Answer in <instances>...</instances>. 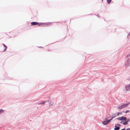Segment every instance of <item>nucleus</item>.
Listing matches in <instances>:
<instances>
[{
  "label": "nucleus",
  "instance_id": "obj_1",
  "mask_svg": "<svg viewBox=\"0 0 130 130\" xmlns=\"http://www.w3.org/2000/svg\"><path fill=\"white\" fill-rule=\"evenodd\" d=\"M128 105L127 104H123L122 105L118 107L117 108L118 109H122L127 107Z\"/></svg>",
  "mask_w": 130,
  "mask_h": 130
},
{
  "label": "nucleus",
  "instance_id": "obj_2",
  "mask_svg": "<svg viewBox=\"0 0 130 130\" xmlns=\"http://www.w3.org/2000/svg\"><path fill=\"white\" fill-rule=\"evenodd\" d=\"M130 63V59H127L125 61V64H124L125 66V67H128Z\"/></svg>",
  "mask_w": 130,
  "mask_h": 130
},
{
  "label": "nucleus",
  "instance_id": "obj_3",
  "mask_svg": "<svg viewBox=\"0 0 130 130\" xmlns=\"http://www.w3.org/2000/svg\"><path fill=\"white\" fill-rule=\"evenodd\" d=\"M52 23L51 22H48L46 23H41V26H50L52 25Z\"/></svg>",
  "mask_w": 130,
  "mask_h": 130
},
{
  "label": "nucleus",
  "instance_id": "obj_4",
  "mask_svg": "<svg viewBox=\"0 0 130 130\" xmlns=\"http://www.w3.org/2000/svg\"><path fill=\"white\" fill-rule=\"evenodd\" d=\"M31 24L32 25H38L39 26H41V23H39L37 22H33L31 23Z\"/></svg>",
  "mask_w": 130,
  "mask_h": 130
},
{
  "label": "nucleus",
  "instance_id": "obj_5",
  "mask_svg": "<svg viewBox=\"0 0 130 130\" xmlns=\"http://www.w3.org/2000/svg\"><path fill=\"white\" fill-rule=\"evenodd\" d=\"M117 119L118 120H120V121L124 120L125 121L126 120V118L125 117H124L123 116L122 117H119L117 118Z\"/></svg>",
  "mask_w": 130,
  "mask_h": 130
},
{
  "label": "nucleus",
  "instance_id": "obj_6",
  "mask_svg": "<svg viewBox=\"0 0 130 130\" xmlns=\"http://www.w3.org/2000/svg\"><path fill=\"white\" fill-rule=\"evenodd\" d=\"M125 88L126 91H128L130 90V84L126 86Z\"/></svg>",
  "mask_w": 130,
  "mask_h": 130
},
{
  "label": "nucleus",
  "instance_id": "obj_7",
  "mask_svg": "<svg viewBox=\"0 0 130 130\" xmlns=\"http://www.w3.org/2000/svg\"><path fill=\"white\" fill-rule=\"evenodd\" d=\"M112 118H111V119L108 120H106V124L109 123L112 120Z\"/></svg>",
  "mask_w": 130,
  "mask_h": 130
},
{
  "label": "nucleus",
  "instance_id": "obj_8",
  "mask_svg": "<svg viewBox=\"0 0 130 130\" xmlns=\"http://www.w3.org/2000/svg\"><path fill=\"white\" fill-rule=\"evenodd\" d=\"M3 45L4 46V49L3 51H4L6 50L7 47V46L5 44H3Z\"/></svg>",
  "mask_w": 130,
  "mask_h": 130
},
{
  "label": "nucleus",
  "instance_id": "obj_9",
  "mask_svg": "<svg viewBox=\"0 0 130 130\" xmlns=\"http://www.w3.org/2000/svg\"><path fill=\"white\" fill-rule=\"evenodd\" d=\"M115 128H114L115 130H119L120 128L119 127H117L116 126H115Z\"/></svg>",
  "mask_w": 130,
  "mask_h": 130
},
{
  "label": "nucleus",
  "instance_id": "obj_10",
  "mask_svg": "<svg viewBox=\"0 0 130 130\" xmlns=\"http://www.w3.org/2000/svg\"><path fill=\"white\" fill-rule=\"evenodd\" d=\"M107 3L109 4L111 1V0H107Z\"/></svg>",
  "mask_w": 130,
  "mask_h": 130
},
{
  "label": "nucleus",
  "instance_id": "obj_11",
  "mask_svg": "<svg viewBox=\"0 0 130 130\" xmlns=\"http://www.w3.org/2000/svg\"><path fill=\"white\" fill-rule=\"evenodd\" d=\"M123 124L124 125H126L127 124H128V123L126 121H125V122H124L123 123Z\"/></svg>",
  "mask_w": 130,
  "mask_h": 130
},
{
  "label": "nucleus",
  "instance_id": "obj_12",
  "mask_svg": "<svg viewBox=\"0 0 130 130\" xmlns=\"http://www.w3.org/2000/svg\"><path fill=\"white\" fill-rule=\"evenodd\" d=\"M4 112V110L2 109L0 110V114Z\"/></svg>",
  "mask_w": 130,
  "mask_h": 130
},
{
  "label": "nucleus",
  "instance_id": "obj_13",
  "mask_svg": "<svg viewBox=\"0 0 130 130\" xmlns=\"http://www.w3.org/2000/svg\"><path fill=\"white\" fill-rule=\"evenodd\" d=\"M130 111L129 110H127L126 111L124 112L125 113H127V112H129Z\"/></svg>",
  "mask_w": 130,
  "mask_h": 130
},
{
  "label": "nucleus",
  "instance_id": "obj_14",
  "mask_svg": "<svg viewBox=\"0 0 130 130\" xmlns=\"http://www.w3.org/2000/svg\"><path fill=\"white\" fill-rule=\"evenodd\" d=\"M117 115L118 116L120 114H121V113L120 112H118V113H117Z\"/></svg>",
  "mask_w": 130,
  "mask_h": 130
},
{
  "label": "nucleus",
  "instance_id": "obj_15",
  "mask_svg": "<svg viewBox=\"0 0 130 130\" xmlns=\"http://www.w3.org/2000/svg\"><path fill=\"white\" fill-rule=\"evenodd\" d=\"M130 35V33H129L128 34L127 37H128V36H129Z\"/></svg>",
  "mask_w": 130,
  "mask_h": 130
},
{
  "label": "nucleus",
  "instance_id": "obj_16",
  "mask_svg": "<svg viewBox=\"0 0 130 130\" xmlns=\"http://www.w3.org/2000/svg\"><path fill=\"white\" fill-rule=\"evenodd\" d=\"M45 103L44 102H42L40 104H44Z\"/></svg>",
  "mask_w": 130,
  "mask_h": 130
},
{
  "label": "nucleus",
  "instance_id": "obj_17",
  "mask_svg": "<svg viewBox=\"0 0 130 130\" xmlns=\"http://www.w3.org/2000/svg\"><path fill=\"white\" fill-rule=\"evenodd\" d=\"M125 130H130V128H127V129Z\"/></svg>",
  "mask_w": 130,
  "mask_h": 130
},
{
  "label": "nucleus",
  "instance_id": "obj_18",
  "mask_svg": "<svg viewBox=\"0 0 130 130\" xmlns=\"http://www.w3.org/2000/svg\"><path fill=\"white\" fill-rule=\"evenodd\" d=\"M129 121V120L128 119L126 120V121L128 123V122Z\"/></svg>",
  "mask_w": 130,
  "mask_h": 130
},
{
  "label": "nucleus",
  "instance_id": "obj_19",
  "mask_svg": "<svg viewBox=\"0 0 130 130\" xmlns=\"http://www.w3.org/2000/svg\"><path fill=\"white\" fill-rule=\"evenodd\" d=\"M127 57H128L130 56V54H128L127 56Z\"/></svg>",
  "mask_w": 130,
  "mask_h": 130
},
{
  "label": "nucleus",
  "instance_id": "obj_20",
  "mask_svg": "<svg viewBox=\"0 0 130 130\" xmlns=\"http://www.w3.org/2000/svg\"><path fill=\"white\" fill-rule=\"evenodd\" d=\"M117 125H118V126H120V124H118Z\"/></svg>",
  "mask_w": 130,
  "mask_h": 130
},
{
  "label": "nucleus",
  "instance_id": "obj_21",
  "mask_svg": "<svg viewBox=\"0 0 130 130\" xmlns=\"http://www.w3.org/2000/svg\"><path fill=\"white\" fill-rule=\"evenodd\" d=\"M121 130H125L124 129H122Z\"/></svg>",
  "mask_w": 130,
  "mask_h": 130
},
{
  "label": "nucleus",
  "instance_id": "obj_22",
  "mask_svg": "<svg viewBox=\"0 0 130 130\" xmlns=\"http://www.w3.org/2000/svg\"><path fill=\"white\" fill-rule=\"evenodd\" d=\"M104 123V125H105V122H104V123Z\"/></svg>",
  "mask_w": 130,
  "mask_h": 130
},
{
  "label": "nucleus",
  "instance_id": "obj_23",
  "mask_svg": "<svg viewBox=\"0 0 130 130\" xmlns=\"http://www.w3.org/2000/svg\"><path fill=\"white\" fill-rule=\"evenodd\" d=\"M122 122H123V121H122L121 122H120L121 123H122Z\"/></svg>",
  "mask_w": 130,
  "mask_h": 130
},
{
  "label": "nucleus",
  "instance_id": "obj_24",
  "mask_svg": "<svg viewBox=\"0 0 130 130\" xmlns=\"http://www.w3.org/2000/svg\"><path fill=\"white\" fill-rule=\"evenodd\" d=\"M103 0H102V1H103Z\"/></svg>",
  "mask_w": 130,
  "mask_h": 130
}]
</instances>
